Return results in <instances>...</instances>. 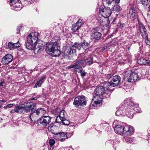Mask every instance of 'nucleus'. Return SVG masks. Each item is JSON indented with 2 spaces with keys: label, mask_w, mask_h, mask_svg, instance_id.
<instances>
[{
  "label": "nucleus",
  "mask_w": 150,
  "mask_h": 150,
  "mask_svg": "<svg viewBox=\"0 0 150 150\" xmlns=\"http://www.w3.org/2000/svg\"><path fill=\"white\" fill-rule=\"evenodd\" d=\"M80 72H81V75L83 77L85 76L86 74V73L84 71H81Z\"/></svg>",
  "instance_id": "43"
},
{
  "label": "nucleus",
  "mask_w": 150,
  "mask_h": 150,
  "mask_svg": "<svg viewBox=\"0 0 150 150\" xmlns=\"http://www.w3.org/2000/svg\"><path fill=\"white\" fill-rule=\"evenodd\" d=\"M83 62V61H81V59L76 61L74 64V70L78 72H80L82 71V68L81 66L84 67Z\"/></svg>",
  "instance_id": "13"
},
{
  "label": "nucleus",
  "mask_w": 150,
  "mask_h": 150,
  "mask_svg": "<svg viewBox=\"0 0 150 150\" xmlns=\"http://www.w3.org/2000/svg\"><path fill=\"white\" fill-rule=\"evenodd\" d=\"M21 2V1H19L16 2H13V3L10 4L11 8L15 11L20 10L22 8Z\"/></svg>",
  "instance_id": "16"
},
{
  "label": "nucleus",
  "mask_w": 150,
  "mask_h": 150,
  "mask_svg": "<svg viewBox=\"0 0 150 150\" xmlns=\"http://www.w3.org/2000/svg\"><path fill=\"white\" fill-rule=\"evenodd\" d=\"M136 11L135 8L132 7L130 8L129 15L130 18L132 20H134L135 18Z\"/></svg>",
  "instance_id": "23"
},
{
  "label": "nucleus",
  "mask_w": 150,
  "mask_h": 150,
  "mask_svg": "<svg viewBox=\"0 0 150 150\" xmlns=\"http://www.w3.org/2000/svg\"><path fill=\"white\" fill-rule=\"evenodd\" d=\"M81 61H83V65L84 67L86 65H89L93 63V57H89L87 59L84 60L82 59Z\"/></svg>",
  "instance_id": "26"
},
{
  "label": "nucleus",
  "mask_w": 150,
  "mask_h": 150,
  "mask_svg": "<svg viewBox=\"0 0 150 150\" xmlns=\"http://www.w3.org/2000/svg\"><path fill=\"white\" fill-rule=\"evenodd\" d=\"M2 119L0 117V122H1V121H2Z\"/></svg>",
  "instance_id": "57"
},
{
  "label": "nucleus",
  "mask_w": 150,
  "mask_h": 150,
  "mask_svg": "<svg viewBox=\"0 0 150 150\" xmlns=\"http://www.w3.org/2000/svg\"><path fill=\"white\" fill-rule=\"evenodd\" d=\"M64 110L61 111L59 112V115L58 116L60 117L63 118V119L65 118H64Z\"/></svg>",
  "instance_id": "36"
},
{
  "label": "nucleus",
  "mask_w": 150,
  "mask_h": 150,
  "mask_svg": "<svg viewBox=\"0 0 150 150\" xmlns=\"http://www.w3.org/2000/svg\"><path fill=\"white\" fill-rule=\"evenodd\" d=\"M4 83V81H1L0 83V86H3L2 84L3 83Z\"/></svg>",
  "instance_id": "50"
},
{
  "label": "nucleus",
  "mask_w": 150,
  "mask_h": 150,
  "mask_svg": "<svg viewBox=\"0 0 150 150\" xmlns=\"http://www.w3.org/2000/svg\"><path fill=\"white\" fill-rule=\"evenodd\" d=\"M102 35L99 32L94 31V39L98 40L101 38Z\"/></svg>",
  "instance_id": "28"
},
{
  "label": "nucleus",
  "mask_w": 150,
  "mask_h": 150,
  "mask_svg": "<svg viewBox=\"0 0 150 150\" xmlns=\"http://www.w3.org/2000/svg\"><path fill=\"white\" fill-rule=\"evenodd\" d=\"M142 37L145 39V42L146 44H149V40L148 37V35H146L145 36H142Z\"/></svg>",
  "instance_id": "37"
},
{
  "label": "nucleus",
  "mask_w": 150,
  "mask_h": 150,
  "mask_svg": "<svg viewBox=\"0 0 150 150\" xmlns=\"http://www.w3.org/2000/svg\"><path fill=\"white\" fill-rule=\"evenodd\" d=\"M51 120V118L49 116L43 115L39 119V121L42 126L45 127L48 125Z\"/></svg>",
  "instance_id": "12"
},
{
  "label": "nucleus",
  "mask_w": 150,
  "mask_h": 150,
  "mask_svg": "<svg viewBox=\"0 0 150 150\" xmlns=\"http://www.w3.org/2000/svg\"><path fill=\"white\" fill-rule=\"evenodd\" d=\"M115 0H106V3L108 5H110Z\"/></svg>",
  "instance_id": "41"
},
{
  "label": "nucleus",
  "mask_w": 150,
  "mask_h": 150,
  "mask_svg": "<svg viewBox=\"0 0 150 150\" xmlns=\"http://www.w3.org/2000/svg\"><path fill=\"white\" fill-rule=\"evenodd\" d=\"M120 0H117L116 2L117 3H119L120 2Z\"/></svg>",
  "instance_id": "53"
},
{
  "label": "nucleus",
  "mask_w": 150,
  "mask_h": 150,
  "mask_svg": "<svg viewBox=\"0 0 150 150\" xmlns=\"http://www.w3.org/2000/svg\"><path fill=\"white\" fill-rule=\"evenodd\" d=\"M108 48V46H105L104 47H103L102 49V50H104L105 49H107Z\"/></svg>",
  "instance_id": "49"
},
{
  "label": "nucleus",
  "mask_w": 150,
  "mask_h": 150,
  "mask_svg": "<svg viewBox=\"0 0 150 150\" xmlns=\"http://www.w3.org/2000/svg\"><path fill=\"white\" fill-rule=\"evenodd\" d=\"M37 100V98H32L31 99V100Z\"/></svg>",
  "instance_id": "52"
},
{
  "label": "nucleus",
  "mask_w": 150,
  "mask_h": 150,
  "mask_svg": "<svg viewBox=\"0 0 150 150\" xmlns=\"http://www.w3.org/2000/svg\"><path fill=\"white\" fill-rule=\"evenodd\" d=\"M20 27H21V26H19V27H18V29H19V28H20Z\"/></svg>",
  "instance_id": "59"
},
{
  "label": "nucleus",
  "mask_w": 150,
  "mask_h": 150,
  "mask_svg": "<svg viewBox=\"0 0 150 150\" xmlns=\"http://www.w3.org/2000/svg\"><path fill=\"white\" fill-rule=\"evenodd\" d=\"M57 38V37H56V36H55V37H54V39H56V38Z\"/></svg>",
  "instance_id": "56"
},
{
  "label": "nucleus",
  "mask_w": 150,
  "mask_h": 150,
  "mask_svg": "<svg viewBox=\"0 0 150 150\" xmlns=\"http://www.w3.org/2000/svg\"><path fill=\"white\" fill-rule=\"evenodd\" d=\"M1 101H2V102H6L5 101V100H0V103H1Z\"/></svg>",
  "instance_id": "54"
},
{
  "label": "nucleus",
  "mask_w": 150,
  "mask_h": 150,
  "mask_svg": "<svg viewBox=\"0 0 150 150\" xmlns=\"http://www.w3.org/2000/svg\"><path fill=\"white\" fill-rule=\"evenodd\" d=\"M130 48L129 47L128 48V50H130Z\"/></svg>",
  "instance_id": "58"
},
{
  "label": "nucleus",
  "mask_w": 150,
  "mask_h": 150,
  "mask_svg": "<svg viewBox=\"0 0 150 150\" xmlns=\"http://www.w3.org/2000/svg\"><path fill=\"white\" fill-rule=\"evenodd\" d=\"M94 106V104L92 103H92L90 105V108H91L92 106V107H93V106Z\"/></svg>",
  "instance_id": "51"
},
{
  "label": "nucleus",
  "mask_w": 150,
  "mask_h": 150,
  "mask_svg": "<svg viewBox=\"0 0 150 150\" xmlns=\"http://www.w3.org/2000/svg\"><path fill=\"white\" fill-rule=\"evenodd\" d=\"M84 21L83 20L79 19L78 21L76 23L75 25L72 28V30L74 32L77 31L81 26L83 23Z\"/></svg>",
  "instance_id": "19"
},
{
  "label": "nucleus",
  "mask_w": 150,
  "mask_h": 150,
  "mask_svg": "<svg viewBox=\"0 0 150 150\" xmlns=\"http://www.w3.org/2000/svg\"><path fill=\"white\" fill-rule=\"evenodd\" d=\"M38 33L37 32L30 34L27 37V42L25 43L26 47L30 50H34L35 53H39L44 49V46L38 44H35L38 40Z\"/></svg>",
  "instance_id": "2"
},
{
  "label": "nucleus",
  "mask_w": 150,
  "mask_h": 150,
  "mask_svg": "<svg viewBox=\"0 0 150 150\" xmlns=\"http://www.w3.org/2000/svg\"><path fill=\"white\" fill-rule=\"evenodd\" d=\"M1 102H2V101H1Z\"/></svg>",
  "instance_id": "61"
},
{
  "label": "nucleus",
  "mask_w": 150,
  "mask_h": 150,
  "mask_svg": "<svg viewBox=\"0 0 150 150\" xmlns=\"http://www.w3.org/2000/svg\"><path fill=\"white\" fill-rule=\"evenodd\" d=\"M81 47H82L84 50L87 49L89 47L90 45H89V43L86 42L85 40H83L82 42H81Z\"/></svg>",
  "instance_id": "27"
},
{
  "label": "nucleus",
  "mask_w": 150,
  "mask_h": 150,
  "mask_svg": "<svg viewBox=\"0 0 150 150\" xmlns=\"http://www.w3.org/2000/svg\"><path fill=\"white\" fill-rule=\"evenodd\" d=\"M146 65L150 66V60H147Z\"/></svg>",
  "instance_id": "44"
},
{
  "label": "nucleus",
  "mask_w": 150,
  "mask_h": 150,
  "mask_svg": "<svg viewBox=\"0 0 150 150\" xmlns=\"http://www.w3.org/2000/svg\"><path fill=\"white\" fill-rule=\"evenodd\" d=\"M86 102L85 97L83 96H79L75 98L73 104L76 108L86 105Z\"/></svg>",
  "instance_id": "8"
},
{
  "label": "nucleus",
  "mask_w": 150,
  "mask_h": 150,
  "mask_svg": "<svg viewBox=\"0 0 150 150\" xmlns=\"http://www.w3.org/2000/svg\"><path fill=\"white\" fill-rule=\"evenodd\" d=\"M62 124L64 125H67L70 124V122L65 118L62 120Z\"/></svg>",
  "instance_id": "33"
},
{
  "label": "nucleus",
  "mask_w": 150,
  "mask_h": 150,
  "mask_svg": "<svg viewBox=\"0 0 150 150\" xmlns=\"http://www.w3.org/2000/svg\"><path fill=\"white\" fill-rule=\"evenodd\" d=\"M121 78L118 75L114 76L110 82L106 81L105 85H108L111 89V87H114L118 85L120 82Z\"/></svg>",
  "instance_id": "10"
},
{
  "label": "nucleus",
  "mask_w": 150,
  "mask_h": 150,
  "mask_svg": "<svg viewBox=\"0 0 150 150\" xmlns=\"http://www.w3.org/2000/svg\"><path fill=\"white\" fill-rule=\"evenodd\" d=\"M49 143L51 147L52 148L53 146L55 144V141L54 139H50L49 140Z\"/></svg>",
  "instance_id": "35"
},
{
  "label": "nucleus",
  "mask_w": 150,
  "mask_h": 150,
  "mask_svg": "<svg viewBox=\"0 0 150 150\" xmlns=\"http://www.w3.org/2000/svg\"><path fill=\"white\" fill-rule=\"evenodd\" d=\"M32 104V102H30L25 103L23 104L19 105L15 107V112L20 113L23 111L27 112H30Z\"/></svg>",
  "instance_id": "5"
},
{
  "label": "nucleus",
  "mask_w": 150,
  "mask_h": 150,
  "mask_svg": "<svg viewBox=\"0 0 150 150\" xmlns=\"http://www.w3.org/2000/svg\"><path fill=\"white\" fill-rule=\"evenodd\" d=\"M58 128V127L54 125L53 123H51L47 128L48 129L50 132L55 134L57 133L56 131Z\"/></svg>",
  "instance_id": "20"
},
{
  "label": "nucleus",
  "mask_w": 150,
  "mask_h": 150,
  "mask_svg": "<svg viewBox=\"0 0 150 150\" xmlns=\"http://www.w3.org/2000/svg\"><path fill=\"white\" fill-rule=\"evenodd\" d=\"M72 47L74 49H77L78 50H80L81 48V44H80L77 42H75L72 46Z\"/></svg>",
  "instance_id": "31"
},
{
  "label": "nucleus",
  "mask_w": 150,
  "mask_h": 150,
  "mask_svg": "<svg viewBox=\"0 0 150 150\" xmlns=\"http://www.w3.org/2000/svg\"><path fill=\"white\" fill-rule=\"evenodd\" d=\"M106 84V81L103 86H97L95 88L94 93L96 96H94V98L96 99L94 101V109L102 106V97L107 98L110 96L112 89H110L108 85H105Z\"/></svg>",
  "instance_id": "1"
},
{
  "label": "nucleus",
  "mask_w": 150,
  "mask_h": 150,
  "mask_svg": "<svg viewBox=\"0 0 150 150\" xmlns=\"http://www.w3.org/2000/svg\"><path fill=\"white\" fill-rule=\"evenodd\" d=\"M15 112V108L14 109V110H13L10 111V114H12L14 112Z\"/></svg>",
  "instance_id": "48"
},
{
  "label": "nucleus",
  "mask_w": 150,
  "mask_h": 150,
  "mask_svg": "<svg viewBox=\"0 0 150 150\" xmlns=\"http://www.w3.org/2000/svg\"><path fill=\"white\" fill-rule=\"evenodd\" d=\"M126 141L127 143H132L133 141L130 138H127L126 139Z\"/></svg>",
  "instance_id": "40"
},
{
  "label": "nucleus",
  "mask_w": 150,
  "mask_h": 150,
  "mask_svg": "<svg viewBox=\"0 0 150 150\" xmlns=\"http://www.w3.org/2000/svg\"><path fill=\"white\" fill-rule=\"evenodd\" d=\"M104 17L102 16H101V17L98 16L96 21L98 22L99 24H100L102 25V24L103 23V21H105V20H104Z\"/></svg>",
  "instance_id": "30"
},
{
  "label": "nucleus",
  "mask_w": 150,
  "mask_h": 150,
  "mask_svg": "<svg viewBox=\"0 0 150 150\" xmlns=\"http://www.w3.org/2000/svg\"><path fill=\"white\" fill-rule=\"evenodd\" d=\"M124 126L120 125H116L114 128L115 132L117 134L123 135Z\"/></svg>",
  "instance_id": "18"
},
{
  "label": "nucleus",
  "mask_w": 150,
  "mask_h": 150,
  "mask_svg": "<svg viewBox=\"0 0 150 150\" xmlns=\"http://www.w3.org/2000/svg\"><path fill=\"white\" fill-rule=\"evenodd\" d=\"M18 41L17 43H13L11 42H9L8 45L6 46V47L7 49L12 50L17 48L18 47L20 46L18 43Z\"/></svg>",
  "instance_id": "21"
},
{
  "label": "nucleus",
  "mask_w": 150,
  "mask_h": 150,
  "mask_svg": "<svg viewBox=\"0 0 150 150\" xmlns=\"http://www.w3.org/2000/svg\"><path fill=\"white\" fill-rule=\"evenodd\" d=\"M13 59V57L11 54H7L2 58L1 62L4 64H8L12 61Z\"/></svg>",
  "instance_id": "15"
},
{
  "label": "nucleus",
  "mask_w": 150,
  "mask_h": 150,
  "mask_svg": "<svg viewBox=\"0 0 150 150\" xmlns=\"http://www.w3.org/2000/svg\"><path fill=\"white\" fill-rule=\"evenodd\" d=\"M134 132L133 127L127 125L124 126L123 135L126 136H129L132 135Z\"/></svg>",
  "instance_id": "14"
},
{
  "label": "nucleus",
  "mask_w": 150,
  "mask_h": 150,
  "mask_svg": "<svg viewBox=\"0 0 150 150\" xmlns=\"http://www.w3.org/2000/svg\"><path fill=\"white\" fill-rule=\"evenodd\" d=\"M68 134L67 133L63 132L56 133L54 134V138L61 142H64L69 137Z\"/></svg>",
  "instance_id": "11"
},
{
  "label": "nucleus",
  "mask_w": 150,
  "mask_h": 150,
  "mask_svg": "<svg viewBox=\"0 0 150 150\" xmlns=\"http://www.w3.org/2000/svg\"><path fill=\"white\" fill-rule=\"evenodd\" d=\"M74 64L73 65H71L68 67H67V68L68 69H70V68H74Z\"/></svg>",
  "instance_id": "46"
},
{
  "label": "nucleus",
  "mask_w": 150,
  "mask_h": 150,
  "mask_svg": "<svg viewBox=\"0 0 150 150\" xmlns=\"http://www.w3.org/2000/svg\"><path fill=\"white\" fill-rule=\"evenodd\" d=\"M125 103V104H127L128 105H131L130 106V108L129 107V108L130 110L131 109H133L134 108V112H135V111L136 112H138L137 111L136 109H135L136 107H134V104L133 103V101L132 100V98H128L124 100Z\"/></svg>",
  "instance_id": "17"
},
{
  "label": "nucleus",
  "mask_w": 150,
  "mask_h": 150,
  "mask_svg": "<svg viewBox=\"0 0 150 150\" xmlns=\"http://www.w3.org/2000/svg\"><path fill=\"white\" fill-rule=\"evenodd\" d=\"M65 52L67 54H71L75 52L76 49L73 48L72 46H70L67 47Z\"/></svg>",
  "instance_id": "25"
},
{
  "label": "nucleus",
  "mask_w": 150,
  "mask_h": 150,
  "mask_svg": "<svg viewBox=\"0 0 150 150\" xmlns=\"http://www.w3.org/2000/svg\"><path fill=\"white\" fill-rule=\"evenodd\" d=\"M63 118L60 117L58 116H57V118L55 121L58 123H61L62 122L63 120Z\"/></svg>",
  "instance_id": "34"
},
{
  "label": "nucleus",
  "mask_w": 150,
  "mask_h": 150,
  "mask_svg": "<svg viewBox=\"0 0 150 150\" xmlns=\"http://www.w3.org/2000/svg\"><path fill=\"white\" fill-rule=\"evenodd\" d=\"M146 1H147L148 0H142V4H145Z\"/></svg>",
  "instance_id": "47"
},
{
  "label": "nucleus",
  "mask_w": 150,
  "mask_h": 150,
  "mask_svg": "<svg viewBox=\"0 0 150 150\" xmlns=\"http://www.w3.org/2000/svg\"><path fill=\"white\" fill-rule=\"evenodd\" d=\"M110 24V21L109 20L107 19L103 21V24H102V25L104 27H107L109 26Z\"/></svg>",
  "instance_id": "32"
},
{
  "label": "nucleus",
  "mask_w": 150,
  "mask_h": 150,
  "mask_svg": "<svg viewBox=\"0 0 150 150\" xmlns=\"http://www.w3.org/2000/svg\"><path fill=\"white\" fill-rule=\"evenodd\" d=\"M146 59L143 58H141L138 60L137 62L138 64L141 65H146Z\"/></svg>",
  "instance_id": "29"
},
{
  "label": "nucleus",
  "mask_w": 150,
  "mask_h": 150,
  "mask_svg": "<svg viewBox=\"0 0 150 150\" xmlns=\"http://www.w3.org/2000/svg\"><path fill=\"white\" fill-rule=\"evenodd\" d=\"M133 109H134L133 108ZM135 112H134V109H131L130 110L129 108L127 109L126 110H125V108L121 109L120 108L117 110L116 112V115L117 116H120L121 115H125V114L127 116L130 118H132Z\"/></svg>",
  "instance_id": "7"
},
{
  "label": "nucleus",
  "mask_w": 150,
  "mask_h": 150,
  "mask_svg": "<svg viewBox=\"0 0 150 150\" xmlns=\"http://www.w3.org/2000/svg\"><path fill=\"white\" fill-rule=\"evenodd\" d=\"M13 104H10L7 105L6 106H4V109H6L8 108H11L13 106Z\"/></svg>",
  "instance_id": "38"
},
{
  "label": "nucleus",
  "mask_w": 150,
  "mask_h": 150,
  "mask_svg": "<svg viewBox=\"0 0 150 150\" xmlns=\"http://www.w3.org/2000/svg\"><path fill=\"white\" fill-rule=\"evenodd\" d=\"M19 1V0H10V4H12V3H13V2H16V1Z\"/></svg>",
  "instance_id": "45"
},
{
  "label": "nucleus",
  "mask_w": 150,
  "mask_h": 150,
  "mask_svg": "<svg viewBox=\"0 0 150 150\" xmlns=\"http://www.w3.org/2000/svg\"><path fill=\"white\" fill-rule=\"evenodd\" d=\"M99 10L101 16L105 18L109 17L112 13L111 10L109 7H105L103 6H100L99 7Z\"/></svg>",
  "instance_id": "9"
},
{
  "label": "nucleus",
  "mask_w": 150,
  "mask_h": 150,
  "mask_svg": "<svg viewBox=\"0 0 150 150\" xmlns=\"http://www.w3.org/2000/svg\"><path fill=\"white\" fill-rule=\"evenodd\" d=\"M59 40L55 41L52 40V42L51 41L50 43L47 45L46 49V52L52 56H59L61 53L59 44Z\"/></svg>",
  "instance_id": "3"
},
{
  "label": "nucleus",
  "mask_w": 150,
  "mask_h": 150,
  "mask_svg": "<svg viewBox=\"0 0 150 150\" xmlns=\"http://www.w3.org/2000/svg\"><path fill=\"white\" fill-rule=\"evenodd\" d=\"M139 27L142 36H145L147 35L146 29L144 25L142 23H140Z\"/></svg>",
  "instance_id": "22"
},
{
  "label": "nucleus",
  "mask_w": 150,
  "mask_h": 150,
  "mask_svg": "<svg viewBox=\"0 0 150 150\" xmlns=\"http://www.w3.org/2000/svg\"><path fill=\"white\" fill-rule=\"evenodd\" d=\"M46 78V76L45 75H44L42 76L41 77L39 81L37 82L35 84L34 88H37L41 86V84L44 82Z\"/></svg>",
  "instance_id": "24"
},
{
  "label": "nucleus",
  "mask_w": 150,
  "mask_h": 150,
  "mask_svg": "<svg viewBox=\"0 0 150 150\" xmlns=\"http://www.w3.org/2000/svg\"><path fill=\"white\" fill-rule=\"evenodd\" d=\"M94 100V97L92 98V100Z\"/></svg>",
  "instance_id": "60"
},
{
  "label": "nucleus",
  "mask_w": 150,
  "mask_h": 150,
  "mask_svg": "<svg viewBox=\"0 0 150 150\" xmlns=\"http://www.w3.org/2000/svg\"><path fill=\"white\" fill-rule=\"evenodd\" d=\"M33 104L31 107L30 108L31 114L30 115V117H38L39 116L43 115L46 112L45 109L44 108H39L36 110V103L32 102Z\"/></svg>",
  "instance_id": "4"
},
{
  "label": "nucleus",
  "mask_w": 150,
  "mask_h": 150,
  "mask_svg": "<svg viewBox=\"0 0 150 150\" xmlns=\"http://www.w3.org/2000/svg\"><path fill=\"white\" fill-rule=\"evenodd\" d=\"M124 79L127 80L128 82L132 83L136 82L139 78L137 73L134 72L132 70L131 71H127L124 75Z\"/></svg>",
  "instance_id": "6"
},
{
  "label": "nucleus",
  "mask_w": 150,
  "mask_h": 150,
  "mask_svg": "<svg viewBox=\"0 0 150 150\" xmlns=\"http://www.w3.org/2000/svg\"><path fill=\"white\" fill-rule=\"evenodd\" d=\"M113 75L112 74H107L106 76V78L108 79H110L113 76Z\"/></svg>",
  "instance_id": "42"
},
{
  "label": "nucleus",
  "mask_w": 150,
  "mask_h": 150,
  "mask_svg": "<svg viewBox=\"0 0 150 150\" xmlns=\"http://www.w3.org/2000/svg\"><path fill=\"white\" fill-rule=\"evenodd\" d=\"M148 9H149V11H150V5L148 7Z\"/></svg>",
  "instance_id": "55"
},
{
  "label": "nucleus",
  "mask_w": 150,
  "mask_h": 150,
  "mask_svg": "<svg viewBox=\"0 0 150 150\" xmlns=\"http://www.w3.org/2000/svg\"><path fill=\"white\" fill-rule=\"evenodd\" d=\"M114 8L115 10L116 11H119L121 10V8L118 5H116L114 7Z\"/></svg>",
  "instance_id": "39"
}]
</instances>
